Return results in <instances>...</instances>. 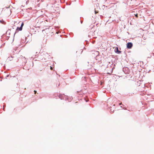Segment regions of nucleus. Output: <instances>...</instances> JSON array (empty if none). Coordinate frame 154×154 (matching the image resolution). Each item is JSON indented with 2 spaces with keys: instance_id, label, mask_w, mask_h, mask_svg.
<instances>
[{
  "instance_id": "4468645a",
  "label": "nucleus",
  "mask_w": 154,
  "mask_h": 154,
  "mask_svg": "<svg viewBox=\"0 0 154 154\" xmlns=\"http://www.w3.org/2000/svg\"><path fill=\"white\" fill-rule=\"evenodd\" d=\"M8 76H9V75H7V77H8Z\"/></svg>"
},
{
  "instance_id": "0eeeda50",
  "label": "nucleus",
  "mask_w": 154,
  "mask_h": 154,
  "mask_svg": "<svg viewBox=\"0 0 154 154\" xmlns=\"http://www.w3.org/2000/svg\"><path fill=\"white\" fill-rule=\"evenodd\" d=\"M23 25H24L23 23H22L21 24V25L20 26L22 27H23Z\"/></svg>"
},
{
  "instance_id": "9b49d317",
  "label": "nucleus",
  "mask_w": 154,
  "mask_h": 154,
  "mask_svg": "<svg viewBox=\"0 0 154 154\" xmlns=\"http://www.w3.org/2000/svg\"><path fill=\"white\" fill-rule=\"evenodd\" d=\"M34 92H35V94L36 93V91L35 90V91H34Z\"/></svg>"
},
{
  "instance_id": "7ed1b4c3",
  "label": "nucleus",
  "mask_w": 154,
  "mask_h": 154,
  "mask_svg": "<svg viewBox=\"0 0 154 154\" xmlns=\"http://www.w3.org/2000/svg\"><path fill=\"white\" fill-rule=\"evenodd\" d=\"M10 30H9L7 31L6 32V36H7V38L6 39L8 40L9 39V37H10L9 35L10 33Z\"/></svg>"
},
{
  "instance_id": "dca6fc26",
  "label": "nucleus",
  "mask_w": 154,
  "mask_h": 154,
  "mask_svg": "<svg viewBox=\"0 0 154 154\" xmlns=\"http://www.w3.org/2000/svg\"><path fill=\"white\" fill-rule=\"evenodd\" d=\"M86 102H88V100H86Z\"/></svg>"
},
{
  "instance_id": "ddd939ff",
  "label": "nucleus",
  "mask_w": 154,
  "mask_h": 154,
  "mask_svg": "<svg viewBox=\"0 0 154 154\" xmlns=\"http://www.w3.org/2000/svg\"><path fill=\"white\" fill-rule=\"evenodd\" d=\"M4 106H5V105H4V106H3V110H4Z\"/></svg>"
},
{
  "instance_id": "39448f33",
  "label": "nucleus",
  "mask_w": 154,
  "mask_h": 154,
  "mask_svg": "<svg viewBox=\"0 0 154 154\" xmlns=\"http://www.w3.org/2000/svg\"><path fill=\"white\" fill-rule=\"evenodd\" d=\"M0 22L4 24H5V22L3 20H0Z\"/></svg>"
},
{
  "instance_id": "1a4fd4ad",
  "label": "nucleus",
  "mask_w": 154,
  "mask_h": 154,
  "mask_svg": "<svg viewBox=\"0 0 154 154\" xmlns=\"http://www.w3.org/2000/svg\"><path fill=\"white\" fill-rule=\"evenodd\" d=\"M24 41V40H21V42H23Z\"/></svg>"
},
{
  "instance_id": "6e6552de",
  "label": "nucleus",
  "mask_w": 154,
  "mask_h": 154,
  "mask_svg": "<svg viewBox=\"0 0 154 154\" xmlns=\"http://www.w3.org/2000/svg\"><path fill=\"white\" fill-rule=\"evenodd\" d=\"M135 17H138V14H136L135 15Z\"/></svg>"
},
{
  "instance_id": "9d476101",
  "label": "nucleus",
  "mask_w": 154,
  "mask_h": 154,
  "mask_svg": "<svg viewBox=\"0 0 154 154\" xmlns=\"http://www.w3.org/2000/svg\"><path fill=\"white\" fill-rule=\"evenodd\" d=\"M50 67H51V68H50V69H51V70H52V69H53L52 67H51V66Z\"/></svg>"
},
{
  "instance_id": "423d86ee",
  "label": "nucleus",
  "mask_w": 154,
  "mask_h": 154,
  "mask_svg": "<svg viewBox=\"0 0 154 154\" xmlns=\"http://www.w3.org/2000/svg\"><path fill=\"white\" fill-rule=\"evenodd\" d=\"M22 29V27L20 26L19 28L17 27V29L19 31H21Z\"/></svg>"
},
{
  "instance_id": "2eb2a0df",
  "label": "nucleus",
  "mask_w": 154,
  "mask_h": 154,
  "mask_svg": "<svg viewBox=\"0 0 154 154\" xmlns=\"http://www.w3.org/2000/svg\"><path fill=\"white\" fill-rule=\"evenodd\" d=\"M81 23H82V21H81Z\"/></svg>"
},
{
  "instance_id": "f03ea898",
  "label": "nucleus",
  "mask_w": 154,
  "mask_h": 154,
  "mask_svg": "<svg viewBox=\"0 0 154 154\" xmlns=\"http://www.w3.org/2000/svg\"><path fill=\"white\" fill-rule=\"evenodd\" d=\"M133 46V44L131 42H129L127 43V47L128 49H131Z\"/></svg>"
},
{
  "instance_id": "20e7f679",
  "label": "nucleus",
  "mask_w": 154,
  "mask_h": 154,
  "mask_svg": "<svg viewBox=\"0 0 154 154\" xmlns=\"http://www.w3.org/2000/svg\"><path fill=\"white\" fill-rule=\"evenodd\" d=\"M115 51L116 53L118 54H119L121 52V51H120L119 50L118 48L117 47L116 48Z\"/></svg>"
},
{
  "instance_id": "f8f14e48",
  "label": "nucleus",
  "mask_w": 154,
  "mask_h": 154,
  "mask_svg": "<svg viewBox=\"0 0 154 154\" xmlns=\"http://www.w3.org/2000/svg\"><path fill=\"white\" fill-rule=\"evenodd\" d=\"M121 104H122V103H119V105H121Z\"/></svg>"
},
{
  "instance_id": "f257e3e1",
  "label": "nucleus",
  "mask_w": 154,
  "mask_h": 154,
  "mask_svg": "<svg viewBox=\"0 0 154 154\" xmlns=\"http://www.w3.org/2000/svg\"><path fill=\"white\" fill-rule=\"evenodd\" d=\"M59 97L61 100L65 99V100H68L69 102L71 101L73 99L72 97L69 98L68 96H66L64 94H60Z\"/></svg>"
}]
</instances>
